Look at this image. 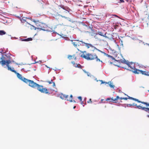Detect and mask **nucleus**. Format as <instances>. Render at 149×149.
Returning a JSON list of instances; mask_svg holds the SVG:
<instances>
[{
    "mask_svg": "<svg viewBox=\"0 0 149 149\" xmlns=\"http://www.w3.org/2000/svg\"><path fill=\"white\" fill-rule=\"evenodd\" d=\"M80 42L81 43V44H80V45L82 46L85 45L87 47V48H89L90 47H91L92 49H93L92 51H94L95 50H97V51L100 52L102 53H103V52L101 51V50H99V49H97L95 47H94V46L92 45L91 44H89L87 43H86L84 42H83L82 41H80Z\"/></svg>",
    "mask_w": 149,
    "mask_h": 149,
    "instance_id": "nucleus-4",
    "label": "nucleus"
},
{
    "mask_svg": "<svg viewBox=\"0 0 149 149\" xmlns=\"http://www.w3.org/2000/svg\"><path fill=\"white\" fill-rule=\"evenodd\" d=\"M147 116V117H148L149 118V115H148Z\"/></svg>",
    "mask_w": 149,
    "mask_h": 149,
    "instance_id": "nucleus-38",
    "label": "nucleus"
},
{
    "mask_svg": "<svg viewBox=\"0 0 149 149\" xmlns=\"http://www.w3.org/2000/svg\"><path fill=\"white\" fill-rule=\"evenodd\" d=\"M128 99L132 100H134L135 101L137 102H139V103H141V101H139V100H138L137 99L134 98H133L132 97H130V96H128Z\"/></svg>",
    "mask_w": 149,
    "mask_h": 149,
    "instance_id": "nucleus-16",
    "label": "nucleus"
},
{
    "mask_svg": "<svg viewBox=\"0 0 149 149\" xmlns=\"http://www.w3.org/2000/svg\"><path fill=\"white\" fill-rule=\"evenodd\" d=\"M72 63L73 64H74H74H75V62H74V61H73V62H72Z\"/></svg>",
    "mask_w": 149,
    "mask_h": 149,
    "instance_id": "nucleus-34",
    "label": "nucleus"
},
{
    "mask_svg": "<svg viewBox=\"0 0 149 149\" xmlns=\"http://www.w3.org/2000/svg\"><path fill=\"white\" fill-rule=\"evenodd\" d=\"M109 86L111 88H113L114 87V86L111 84V83H110L109 84Z\"/></svg>",
    "mask_w": 149,
    "mask_h": 149,
    "instance_id": "nucleus-24",
    "label": "nucleus"
},
{
    "mask_svg": "<svg viewBox=\"0 0 149 149\" xmlns=\"http://www.w3.org/2000/svg\"><path fill=\"white\" fill-rule=\"evenodd\" d=\"M108 83H107L106 82H104L103 81V84H108Z\"/></svg>",
    "mask_w": 149,
    "mask_h": 149,
    "instance_id": "nucleus-33",
    "label": "nucleus"
},
{
    "mask_svg": "<svg viewBox=\"0 0 149 149\" xmlns=\"http://www.w3.org/2000/svg\"><path fill=\"white\" fill-rule=\"evenodd\" d=\"M60 97L62 99H68V96L65 95L63 94L62 93L60 95Z\"/></svg>",
    "mask_w": 149,
    "mask_h": 149,
    "instance_id": "nucleus-12",
    "label": "nucleus"
},
{
    "mask_svg": "<svg viewBox=\"0 0 149 149\" xmlns=\"http://www.w3.org/2000/svg\"><path fill=\"white\" fill-rule=\"evenodd\" d=\"M118 99H120L121 100H127L128 98L127 97L125 98H123L122 97H119L118 96H116V98L115 99H114L113 97H112L111 98L112 100L113 101H115V102H116V101H117V100Z\"/></svg>",
    "mask_w": 149,
    "mask_h": 149,
    "instance_id": "nucleus-9",
    "label": "nucleus"
},
{
    "mask_svg": "<svg viewBox=\"0 0 149 149\" xmlns=\"http://www.w3.org/2000/svg\"><path fill=\"white\" fill-rule=\"evenodd\" d=\"M17 77L24 82L28 84L29 85L33 88L37 87V89L41 92L45 94H50L52 93L54 90L51 88L47 89L46 88H43L42 86L34 82L33 81L28 79L22 77V75L18 74Z\"/></svg>",
    "mask_w": 149,
    "mask_h": 149,
    "instance_id": "nucleus-1",
    "label": "nucleus"
},
{
    "mask_svg": "<svg viewBox=\"0 0 149 149\" xmlns=\"http://www.w3.org/2000/svg\"><path fill=\"white\" fill-rule=\"evenodd\" d=\"M113 16H114L116 17H118V16L116 15H113Z\"/></svg>",
    "mask_w": 149,
    "mask_h": 149,
    "instance_id": "nucleus-35",
    "label": "nucleus"
},
{
    "mask_svg": "<svg viewBox=\"0 0 149 149\" xmlns=\"http://www.w3.org/2000/svg\"><path fill=\"white\" fill-rule=\"evenodd\" d=\"M103 53L104 54L106 55L107 56V57H110V58H111L112 59H114V58L113 56H111L109 55L108 54H106L105 53H104V52H103Z\"/></svg>",
    "mask_w": 149,
    "mask_h": 149,
    "instance_id": "nucleus-21",
    "label": "nucleus"
},
{
    "mask_svg": "<svg viewBox=\"0 0 149 149\" xmlns=\"http://www.w3.org/2000/svg\"><path fill=\"white\" fill-rule=\"evenodd\" d=\"M148 92H149V90H148Z\"/></svg>",
    "mask_w": 149,
    "mask_h": 149,
    "instance_id": "nucleus-42",
    "label": "nucleus"
},
{
    "mask_svg": "<svg viewBox=\"0 0 149 149\" xmlns=\"http://www.w3.org/2000/svg\"><path fill=\"white\" fill-rule=\"evenodd\" d=\"M76 66L75 65V66L76 67H79V66H81V65L79 64H76Z\"/></svg>",
    "mask_w": 149,
    "mask_h": 149,
    "instance_id": "nucleus-26",
    "label": "nucleus"
},
{
    "mask_svg": "<svg viewBox=\"0 0 149 149\" xmlns=\"http://www.w3.org/2000/svg\"><path fill=\"white\" fill-rule=\"evenodd\" d=\"M100 81L101 82V84H103V80H101Z\"/></svg>",
    "mask_w": 149,
    "mask_h": 149,
    "instance_id": "nucleus-32",
    "label": "nucleus"
},
{
    "mask_svg": "<svg viewBox=\"0 0 149 149\" xmlns=\"http://www.w3.org/2000/svg\"><path fill=\"white\" fill-rule=\"evenodd\" d=\"M1 61H0V63L2 66L4 65L6 63V65L7 67L8 70H10L12 72H14L15 74L17 76L18 75V74H19V73L17 72L16 70H14V68H11L9 66V64L11 63V61L10 59L8 60H6L5 61L3 59H2V58H1Z\"/></svg>",
    "mask_w": 149,
    "mask_h": 149,
    "instance_id": "nucleus-3",
    "label": "nucleus"
},
{
    "mask_svg": "<svg viewBox=\"0 0 149 149\" xmlns=\"http://www.w3.org/2000/svg\"><path fill=\"white\" fill-rule=\"evenodd\" d=\"M69 12L68 11H66V10H64L62 12V15H60V16L62 17H64L65 19H67L68 17L65 16L63 15H66L67 14H68Z\"/></svg>",
    "mask_w": 149,
    "mask_h": 149,
    "instance_id": "nucleus-10",
    "label": "nucleus"
},
{
    "mask_svg": "<svg viewBox=\"0 0 149 149\" xmlns=\"http://www.w3.org/2000/svg\"><path fill=\"white\" fill-rule=\"evenodd\" d=\"M141 103L143 104L146 105L147 106H149V103H148L147 102H141Z\"/></svg>",
    "mask_w": 149,
    "mask_h": 149,
    "instance_id": "nucleus-23",
    "label": "nucleus"
},
{
    "mask_svg": "<svg viewBox=\"0 0 149 149\" xmlns=\"http://www.w3.org/2000/svg\"><path fill=\"white\" fill-rule=\"evenodd\" d=\"M81 56L87 60H95L97 62H101L100 59L98 58V56L95 53H86V51L82 52Z\"/></svg>",
    "mask_w": 149,
    "mask_h": 149,
    "instance_id": "nucleus-2",
    "label": "nucleus"
},
{
    "mask_svg": "<svg viewBox=\"0 0 149 149\" xmlns=\"http://www.w3.org/2000/svg\"><path fill=\"white\" fill-rule=\"evenodd\" d=\"M120 3H124V1L123 0H120Z\"/></svg>",
    "mask_w": 149,
    "mask_h": 149,
    "instance_id": "nucleus-30",
    "label": "nucleus"
},
{
    "mask_svg": "<svg viewBox=\"0 0 149 149\" xmlns=\"http://www.w3.org/2000/svg\"><path fill=\"white\" fill-rule=\"evenodd\" d=\"M68 58L70 60L72 58H74L75 60H76L77 59V56H76L74 54L72 56L69 55L68 56Z\"/></svg>",
    "mask_w": 149,
    "mask_h": 149,
    "instance_id": "nucleus-15",
    "label": "nucleus"
},
{
    "mask_svg": "<svg viewBox=\"0 0 149 149\" xmlns=\"http://www.w3.org/2000/svg\"><path fill=\"white\" fill-rule=\"evenodd\" d=\"M22 22H26V23L25 24V26L26 27H30L31 29L32 27H33V28H35V27L34 26L28 23L27 22H26V21L25 20L23 19Z\"/></svg>",
    "mask_w": 149,
    "mask_h": 149,
    "instance_id": "nucleus-11",
    "label": "nucleus"
},
{
    "mask_svg": "<svg viewBox=\"0 0 149 149\" xmlns=\"http://www.w3.org/2000/svg\"><path fill=\"white\" fill-rule=\"evenodd\" d=\"M74 101V102H75V101Z\"/></svg>",
    "mask_w": 149,
    "mask_h": 149,
    "instance_id": "nucleus-41",
    "label": "nucleus"
},
{
    "mask_svg": "<svg viewBox=\"0 0 149 149\" xmlns=\"http://www.w3.org/2000/svg\"><path fill=\"white\" fill-rule=\"evenodd\" d=\"M83 102L82 101V102H81V104H83Z\"/></svg>",
    "mask_w": 149,
    "mask_h": 149,
    "instance_id": "nucleus-36",
    "label": "nucleus"
},
{
    "mask_svg": "<svg viewBox=\"0 0 149 149\" xmlns=\"http://www.w3.org/2000/svg\"><path fill=\"white\" fill-rule=\"evenodd\" d=\"M32 40V38H28L26 39H22V41H31Z\"/></svg>",
    "mask_w": 149,
    "mask_h": 149,
    "instance_id": "nucleus-18",
    "label": "nucleus"
},
{
    "mask_svg": "<svg viewBox=\"0 0 149 149\" xmlns=\"http://www.w3.org/2000/svg\"><path fill=\"white\" fill-rule=\"evenodd\" d=\"M101 101H103V100H102H102H101Z\"/></svg>",
    "mask_w": 149,
    "mask_h": 149,
    "instance_id": "nucleus-40",
    "label": "nucleus"
},
{
    "mask_svg": "<svg viewBox=\"0 0 149 149\" xmlns=\"http://www.w3.org/2000/svg\"><path fill=\"white\" fill-rule=\"evenodd\" d=\"M77 42H72V44L75 47H77L78 46H79L80 44H81V43H80V41H79L78 40H77Z\"/></svg>",
    "mask_w": 149,
    "mask_h": 149,
    "instance_id": "nucleus-13",
    "label": "nucleus"
},
{
    "mask_svg": "<svg viewBox=\"0 0 149 149\" xmlns=\"http://www.w3.org/2000/svg\"><path fill=\"white\" fill-rule=\"evenodd\" d=\"M111 98H107V99H106V101H108V100H109L110 99H111H111Z\"/></svg>",
    "mask_w": 149,
    "mask_h": 149,
    "instance_id": "nucleus-28",
    "label": "nucleus"
},
{
    "mask_svg": "<svg viewBox=\"0 0 149 149\" xmlns=\"http://www.w3.org/2000/svg\"><path fill=\"white\" fill-rule=\"evenodd\" d=\"M117 61L119 63H124L125 62V61H123V60L122 59L121 60H119Z\"/></svg>",
    "mask_w": 149,
    "mask_h": 149,
    "instance_id": "nucleus-22",
    "label": "nucleus"
},
{
    "mask_svg": "<svg viewBox=\"0 0 149 149\" xmlns=\"http://www.w3.org/2000/svg\"><path fill=\"white\" fill-rule=\"evenodd\" d=\"M6 34V32L3 30H0V35L2 36Z\"/></svg>",
    "mask_w": 149,
    "mask_h": 149,
    "instance_id": "nucleus-19",
    "label": "nucleus"
},
{
    "mask_svg": "<svg viewBox=\"0 0 149 149\" xmlns=\"http://www.w3.org/2000/svg\"><path fill=\"white\" fill-rule=\"evenodd\" d=\"M72 95H70V97L69 98V99H67V100L69 101L70 102H72Z\"/></svg>",
    "mask_w": 149,
    "mask_h": 149,
    "instance_id": "nucleus-20",
    "label": "nucleus"
},
{
    "mask_svg": "<svg viewBox=\"0 0 149 149\" xmlns=\"http://www.w3.org/2000/svg\"><path fill=\"white\" fill-rule=\"evenodd\" d=\"M78 98L80 100V101L82 100V97L81 96L78 97Z\"/></svg>",
    "mask_w": 149,
    "mask_h": 149,
    "instance_id": "nucleus-27",
    "label": "nucleus"
},
{
    "mask_svg": "<svg viewBox=\"0 0 149 149\" xmlns=\"http://www.w3.org/2000/svg\"><path fill=\"white\" fill-rule=\"evenodd\" d=\"M135 106H136L139 109H141L149 113V108H146L144 107H142L140 105L137 106L136 104Z\"/></svg>",
    "mask_w": 149,
    "mask_h": 149,
    "instance_id": "nucleus-6",
    "label": "nucleus"
},
{
    "mask_svg": "<svg viewBox=\"0 0 149 149\" xmlns=\"http://www.w3.org/2000/svg\"><path fill=\"white\" fill-rule=\"evenodd\" d=\"M41 1V3L42 4V6H43L44 3V2L42 1Z\"/></svg>",
    "mask_w": 149,
    "mask_h": 149,
    "instance_id": "nucleus-29",
    "label": "nucleus"
},
{
    "mask_svg": "<svg viewBox=\"0 0 149 149\" xmlns=\"http://www.w3.org/2000/svg\"><path fill=\"white\" fill-rule=\"evenodd\" d=\"M92 102V101L91 99H90L87 102L88 103H91Z\"/></svg>",
    "mask_w": 149,
    "mask_h": 149,
    "instance_id": "nucleus-25",
    "label": "nucleus"
},
{
    "mask_svg": "<svg viewBox=\"0 0 149 149\" xmlns=\"http://www.w3.org/2000/svg\"><path fill=\"white\" fill-rule=\"evenodd\" d=\"M132 105L131 104H127V107H130V106H131Z\"/></svg>",
    "mask_w": 149,
    "mask_h": 149,
    "instance_id": "nucleus-31",
    "label": "nucleus"
},
{
    "mask_svg": "<svg viewBox=\"0 0 149 149\" xmlns=\"http://www.w3.org/2000/svg\"><path fill=\"white\" fill-rule=\"evenodd\" d=\"M47 82L49 84H51L52 83L53 84V87H55V84L54 82H53L52 80H51L50 81H47Z\"/></svg>",
    "mask_w": 149,
    "mask_h": 149,
    "instance_id": "nucleus-17",
    "label": "nucleus"
},
{
    "mask_svg": "<svg viewBox=\"0 0 149 149\" xmlns=\"http://www.w3.org/2000/svg\"><path fill=\"white\" fill-rule=\"evenodd\" d=\"M76 108V106H74V107H73V109H74Z\"/></svg>",
    "mask_w": 149,
    "mask_h": 149,
    "instance_id": "nucleus-37",
    "label": "nucleus"
},
{
    "mask_svg": "<svg viewBox=\"0 0 149 149\" xmlns=\"http://www.w3.org/2000/svg\"><path fill=\"white\" fill-rule=\"evenodd\" d=\"M106 35V33L104 34V33L102 32L99 31L94 36V37L95 38L98 39V36H99V35H100L103 37H105V35Z\"/></svg>",
    "mask_w": 149,
    "mask_h": 149,
    "instance_id": "nucleus-8",
    "label": "nucleus"
},
{
    "mask_svg": "<svg viewBox=\"0 0 149 149\" xmlns=\"http://www.w3.org/2000/svg\"><path fill=\"white\" fill-rule=\"evenodd\" d=\"M133 72L135 74H139L141 73L142 74L145 75H148V72L145 71H143L142 70H140L138 69H134L133 71Z\"/></svg>",
    "mask_w": 149,
    "mask_h": 149,
    "instance_id": "nucleus-5",
    "label": "nucleus"
},
{
    "mask_svg": "<svg viewBox=\"0 0 149 149\" xmlns=\"http://www.w3.org/2000/svg\"><path fill=\"white\" fill-rule=\"evenodd\" d=\"M87 29H89V31H86V32L88 33H89V34L91 35V36H93L91 33V32H93L94 31V30L92 29L93 27L91 28L90 27H88Z\"/></svg>",
    "mask_w": 149,
    "mask_h": 149,
    "instance_id": "nucleus-14",
    "label": "nucleus"
},
{
    "mask_svg": "<svg viewBox=\"0 0 149 149\" xmlns=\"http://www.w3.org/2000/svg\"><path fill=\"white\" fill-rule=\"evenodd\" d=\"M147 45L149 46V44H147Z\"/></svg>",
    "mask_w": 149,
    "mask_h": 149,
    "instance_id": "nucleus-39",
    "label": "nucleus"
},
{
    "mask_svg": "<svg viewBox=\"0 0 149 149\" xmlns=\"http://www.w3.org/2000/svg\"><path fill=\"white\" fill-rule=\"evenodd\" d=\"M127 65L128 66V67H130V70L132 72L133 70L134 69H136L135 66H134V64L133 63H127Z\"/></svg>",
    "mask_w": 149,
    "mask_h": 149,
    "instance_id": "nucleus-7",
    "label": "nucleus"
}]
</instances>
